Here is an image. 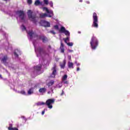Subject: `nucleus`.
Instances as JSON below:
<instances>
[{"label":"nucleus","mask_w":130,"mask_h":130,"mask_svg":"<svg viewBox=\"0 0 130 130\" xmlns=\"http://www.w3.org/2000/svg\"><path fill=\"white\" fill-rule=\"evenodd\" d=\"M64 84H69V81L66 80V81H64Z\"/></svg>","instance_id":"obj_37"},{"label":"nucleus","mask_w":130,"mask_h":130,"mask_svg":"<svg viewBox=\"0 0 130 130\" xmlns=\"http://www.w3.org/2000/svg\"><path fill=\"white\" fill-rule=\"evenodd\" d=\"M69 39H70V38L69 37H67L64 39V41L65 43H68L67 41H68V40H69Z\"/></svg>","instance_id":"obj_28"},{"label":"nucleus","mask_w":130,"mask_h":130,"mask_svg":"<svg viewBox=\"0 0 130 130\" xmlns=\"http://www.w3.org/2000/svg\"><path fill=\"white\" fill-rule=\"evenodd\" d=\"M64 94V92H63V90H62V93L60 94V96H62Z\"/></svg>","instance_id":"obj_40"},{"label":"nucleus","mask_w":130,"mask_h":130,"mask_svg":"<svg viewBox=\"0 0 130 130\" xmlns=\"http://www.w3.org/2000/svg\"><path fill=\"white\" fill-rule=\"evenodd\" d=\"M44 113H45V110H44L42 112V115H44Z\"/></svg>","instance_id":"obj_38"},{"label":"nucleus","mask_w":130,"mask_h":130,"mask_svg":"<svg viewBox=\"0 0 130 130\" xmlns=\"http://www.w3.org/2000/svg\"><path fill=\"white\" fill-rule=\"evenodd\" d=\"M67 63V61L66 60H63L62 63H60V67L61 69H64L66 67V64Z\"/></svg>","instance_id":"obj_12"},{"label":"nucleus","mask_w":130,"mask_h":130,"mask_svg":"<svg viewBox=\"0 0 130 130\" xmlns=\"http://www.w3.org/2000/svg\"><path fill=\"white\" fill-rule=\"evenodd\" d=\"M79 66H80V63H77V67H79Z\"/></svg>","instance_id":"obj_47"},{"label":"nucleus","mask_w":130,"mask_h":130,"mask_svg":"<svg viewBox=\"0 0 130 130\" xmlns=\"http://www.w3.org/2000/svg\"><path fill=\"white\" fill-rule=\"evenodd\" d=\"M27 34L32 38L33 37V35L35 38H37V40H42L43 42L44 43L45 42H47L48 41V39L47 37H45L44 35H38L37 34L34 33L33 30H29Z\"/></svg>","instance_id":"obj_2"},{"label":"nucleus","mask_w":130,"mask_h":130,"mask_svg":"<svg viewBox=\"0 0 130 130\" xmlns=\"http://www.w3.org/2000/svg\"><path fill=\"white\" fill-rule=\"evenodd\" d=\"M19 93L22 95H26V92L24 90H21Z\"/></svg>","instance_id":"obj_25"},{"label":"nucleus","mask_w":130,"mask_h":130,"mask_svg":"<svg viewBox=\"0 0 130 130\" xmlns=\"http://www.w3.org/2000/svg\"><path fill=\"white\" fill-rule=\"evenodd\" d=\"M22 31H24V30H26V26L24 25H22Z\"/></svg>","instance_id":"obj_34"},{"label":"nucleus","mask_w":130,"mask_h":130,"mask_svg":"<svg viewBox=\"0 0 130 130\" xmlns=\"http://www.w3.org/2000/svg\"><path fill=\"white\" fill-rule=\"evenodd\" d=\"M37 106H41V105H45V103L39 102L36 104Z\"/></svg>","instance_id":"obj_21"},{"label":"nucleus","mask_w":130,"mask_h":130,"mask_svg":"<svg viewBox=\"0 0 130 130\" xmlns=\"http://www.w3.org/2000/svg\"><path fill=\"white\" fill-rule=\"evenodd\" d=\"M54 101V99H48L46 101L45 104L48 106V108L51 109L52 108V105L51 104H53Z\"/></svg>","instance_id":"obj_6"},{"label":"nucleus","mask_w":130,"mask_h":130,"mask_svg":"<svg viewBox=\"0 0 130 130\" xmlns=\"http://www.w3.org/2000/svg\"><path fill=\"white\" fill-rule=\"evenodd\" d=\"M47 17H49V18H51L52 17V15L49 14V15H47Z\"/></svg>","instance_id":"obj_39"},{"label":"nucleus","mask_w":130,"mask_h":130,"mask_svg":"<svg viewBox=\"0 0 130 130\" xmlns=\"http://www.w3.org/2000/svg\"><path fill=\"white\" fill-rule=\"evenodd\" d=\"M41 68H42V66L41 65H39V66L34 67L35 70H36V71H38L39 72L41 71Z\"/></svg>","instance_id":"obj_15"},{"label":"nucleus","mask_w":130,"mask_h":130,"mask_svg":"<svg viewBox=\"0 0 130 130\" xmlns=\"http://www.w3.org/2000/svg\"><path fill=\"white\" fill-rule=\"evenodd\" d=\"M46 12H47V13H48V14H49V13H50V12H49V10H48V9H46Z\"/></svg>","instance_id":"obj_36"},{"label":"nucleus","mask_w":130,"mask_h":130,"mask_svg":"<svg viewBox=\"0 0 130 130\" xmlns=\"http://www.w3.org/2000/svg\"><path fill=\"white\" fill-rule=\"evenodd\" d=\"M68 66L69 69H74V63L72 62H68Z\"/></svg>","instance_id":"obj_17"},{"label":"nucleus","mask_w":130,"mask_h":130,"mask_svg":"<svg viewBox=\"0 0 130 130\" xmlns=\"http://www.w3.org/2000/svg\"><path fill=\"white\" fill-rule=\"evenodd\" d=\"M27 34L32 38L33 37V35L35 38H37V40H42L43 42L44 43L45 42H47L48 41V39L47 37H45L44 35H38L37 34L34 33L33 30H29Z\"/></svg>","instance_id":"obj_1"},{"label":"nucleus","mask_w":130,"mask_h":130,"mask_svg":"<svg viewBox=\"0 0 130 130\" xmlns=\"http://www.w3.org/2000/svg\"><path fill=\"white\" fill-rule=\"evenodd\" d=\"M63 47H64V45H63V44L62 43V42H61V45H60V48H63Z\"/></svg>","instance_id":"obj_33"},{"label":"nucleus","mask_w":130,"mask_h":130,"mask_svg":"<svg viewBox=\"0 0 130 130\" xmlns=\"http://www.w3.org/2000/svg\"><path fill=\"white\" fill-rule=\"evenodd\" d=\"M68 79V75H64L62 78V81H67V79Z\"/></svg>","instance_id":"obj_23"},{"label":"nucleus","mask_w":130,"mask_h":130,"mask_svg":"<svg viewBox=\"0 0 130 130\" xmlns=\"http://www.w3.org/2000/svg\"><path fill=\"white\" fill-rule=\"evenodd\" d=\"M54 28H55V29H56V30H58V29H59L58 25H54Z\"/></svg>","instance_id":"obj_32"},{"label":"nucleus","mask_w":130,"mask_h":130,"mask_svg":"<svg viewBox=\"0 0 130 130\" xmlns=\"http://www.w3.org/2000/svg\"><path fill=\"white\" fill-rule=\"evenodd\" d=\"M41 5V2H40V0H37L35 2V6H40Z\"/></svg>","instance_id":"obj_18"},{"label":"nucleus","mask_w":130,"mask_h":130,"mask_svg":"<svg viewBox=\"0 0 130 130\" xmlns=\"http://www.w3.org/2000/svg\"><path fill=\"white\" fill-rule=\"evenodd\" d=\"M33 93H34V91H33V88H30L27 91L28 95H31V94H33Z\"/></svg>","instance_id":"obj_19"},{"label":"nucleus","mask_w":130,"mask_h":130,"mask_svg":"<svg viewBox=\"0 0 130 130\" xmlns=\"http://www.w3.org/2000/svg\"><path fill=\"white\" fill-rule=\"evenodd\" d=\"M51 71H52V74L51 75V78H55V76H56V74H57V70L56 68V65H54L53 68L51 69Z\"/></svg>","instance_id":"obj_7"},{"label":"nucleus","mask_w":130,"mask_h":130,"mask_svg":"<svg viewBox=\"0 0 130 130\" xmlns=\"http://www.w3.org/2000/svg\"><path fill=\"white\" fill-rule=\"evenodd\" d=\"M69 52H73V50H69Z\"/></svg>","instance_id":"obj_46"},{"label":"nucleus","mask_w":130,"mask_h":130,"mask_svg":"<svg viewBox=\"0 0 130 130\" xmlns=\"http://www.w3.org/2000/svg\"><path fill=\"white\" fill-rule=\"evenodd\" d=\"M27 16L28 17L29 19L34 23V24H37L38 21V19L39 17L37 16V15L35 12L32 11V10H28L27 11Z\"/></svg>","instance_id":"obj_3"},{"label":"nucleus","mask_w":130,"mask_h":130,"mask_svg":"<svg viewBox=\"0 0 130 130\" xmlns=\"http://www.w3.org/2000/svg\"><path fill=\"white\" fill-rule=\"evenodd\" d=\"M93 18V23L92 24V27L94 28H98V16H97V13L94 12L92 15Z\"/></svg>","instance_id":"obj_5"},{"label":"nucleus","mask_w":130,"mask_h":130,"mask_svg":"<svg viewBox=\"0 0 130 130\" xmlns=\"http://www.w3.org/2000/svg\"><path fill=\"white\" fill-rule=\"evenodd\" d=\"M38 51L41 54V55H48V53L45 51L43 48H41V47H39L38 48Z\"/></svg>","instance_id":"obj_10"},{"label":"nucleus","mask_w":130,"mask_h":130,"mask_svg":"<svg viewBox=\"0 0 130 130\" xmlns=\"http://www.w3.org/2000/svg\"><path fill=\"white\" fill-rule=\"evenodd\" d=\"M46 9H48V8L46 7H44L43 10H45V11H46Z\"/></svg>","instance_id":"obj_44"},{"label":"nucleus","mask_w":130,"mask_h":130,"mask_svg":"<svg viewBox=\"0 0 130 130\" xmlns=\"http://www.w3.org/2000/svg\"><path fill=\"white\" fill-rule=\"evenodd\" d=\"M68 58H69V59H72V56H69Z\"/></svg>","instance_id":"obj_42"},{"label":"nucleus","mask_w":130,"mask_h":130,"mask_svg":"<svg viewBox=\"0 0 130 130\" xmlns=\"http://www.w3.org/2000/svg\"><path fill=\"white\" fill-rule=\"evenodd\" d=\"M60 49L61 50V52L63 53L64 52V48H60Z\"/></svg>","instance_id":"obj_30"},{"label":"nucleus","mask_w":130,"mask_h":130,"mask_svg":"<svg viewBox=\"0 0 130 130\" xmlns=\"http://www.w3.org/2000/svg\"><path fill=\"white\" fill-rule=\"evenodd\" d=\"M44 4L45 5H48V0H44Z\"/></svg>","instance_id":"obj_29"},{"label":"nucleus","mask_w":130,"mask_h":130,"mask_svg":"<svg viewBox=\"0 0 130 130\" xmlns=\"http://www.w3.org/2000/svg\"><path fill=\"white\" fill-rule=\"evenodd\" d=\"M48 48H49V49H51V46L49 45L48 46Z\"/></svg>","instance_id":"obj_43"},{"label":"nucleus","mask_w":130,"mask_h":130,"mask_svg":"<svg viewBox=\"0 0 130 130\" xmlns=\"http://www.w3.org/2000/svg\"><path fill=\"white\" fill-rule=\"evenodd\" d=\"M0 78L2 79V78H3V77H2V75L0 74Z\"/></svg>","instance_id":"obj_49"},{"label":"nucleus","mask_w":130,"mask_h":130,"mask_svg":"<svg viewBox=\"0 0 130 130\" xmlns=\"http://www.w3.org/2000/svg\"><path fill=\"white\" fill-rule=\"evenodd\" d=\"M19 53H20V52H19L18 50H16L14 52V55H15V57H18Z\"/></svg>","instance_id":"obj_20"},{"label":"nucleus","mask_w":130,"mask_h":130,"mask_svg":"<svg viewBox=\"0 0 130 130\" xmlns=\"http://www.w3.org/2000/svg\"><path fill=\"white\" fill-rule=\"evenodd\" d=\"M27 4L31 5L32 4V0H27Z\"/></svg>","instance_id":"obj_31"},{"label":"nucleus","mask_w":130,"mask_h":130,"mask_svg":"<svg viewBox=\"0 0 130 130\" xmlns=\"http://www.w3.org/2000/svg\"><path fill=\"white\" fill-rule=\"evenodd\" d=\"M90 47L91 49H93V50H95L98 47V40L97 39V38L96 37L93 36L91 39L90 42Z\"/></svg>","instance_id":"obj_4"},{"label":"nucleus","mask_w":130,"mask_h":130,"mask_svg":"<svg viewBox=\"0 0 130 130\" xmlns=\"http://www.w3.org/2000/svg\"><path fill=\"white\" fill-rule=\"evenodd\" d=\"M86 4H90V2L87 1V2H86Z\"/></svg>","instance_id":"obj_45"},{"label":"nucleus","mask_w":130,"mask_h":130,"mask_svg":"<svg viewBox=\"0 0 130 130\" xmlns=\"http://www.w3.org/2000/svg\"><path fill=\"white\" fill-rule=\"evenodd\" d=\"M2 61H3L4 64H6V62H7V60H8V55H5L2 59Z\"/></svg>","instance_id":"obj_11"},{"label":"nucleus","mask_w":130,"mask_h":130,"mask_svg":"<svg viewBox=\"0 0 130 130\" xmlns=\"http://www.w3.org/2000/svg\"><path fill=\"white\" fill-rule=\"evenodd\" d=\"M50 33H51L52 34H53V35H55L56 34L55 32H54V30L50 31Z\"/></svg>","instance_id":"obj_35"},{"label":"nucleus","mask_w":130,"mask_h":130,"mask_svg":"<svg viewBox=\"0 0 130 130\" xmlns=\"http://www.w3.org/2000/svg\"><path fill=\"white\" fill-rule=\"evenodd\" d=\"M40 17L41 18H45V17H47V14L46 13H42L40 14Z\"/></svg>","instance_id":"obj_22"},{"label":"nucleus","mask_w":130,"mask_h":130,"mask_svg":"<svg viewBox=\"0 0 130 130\" xmlns=\"http://www.w3.org/2000/svg\"><path fill=\"white\" fill-rule=\"evenodd\" d=\"M4 2H7L8 0H3Z\"/></svg>","instance_id":"obj_50"},{"label":"nucleus","mask_w":130,"mask_h":130,"mask_svg":"<svg viewBox=\"0 0 130 130\" xmlns=\"http://www.w3.org/2000/svg\"><path fill=\"white\" fill-rule=\"evenodd\" d=\"M16 14L19 15V17L21 19V20H25V13H24V11L19 10L17 11Z\"/></svg>","instance_id":"obj_8"},{"label":"nucleus","mask_w":130,"mask_h":130,"mask_svg":"<svg viewBox=\"0 0 130 130\" xmlns=\"http://www.w3.org/2000/svg\"><path fill=\"white\" fill-rule=\"evenodd\" d=\"M67 44L68 46H73V45H74L73 43H67Z\"/></svg>","instance_id":"obj_26"},{"label":"nucleus","mask_w":130,"mask_h":130,"mask_svg":"<svg viewBox=\"0 0 130 130\" xmlns=\"http://www.w3.org/2000/svg\"><path fill=\"white\" fill-rule=\"evenodd\" d=\"M60 33H64L66 36H70V31L66 30V28L63 26H61L60 29L59 30Z\"/></svg>","instance_id":"obj_9"},{"label":"nucleus","mask_w":130,"mask_h":130,"mask_svg":"<svg viewBox=\"0 0 130 130\" xmlns=\"http://www.w3.org/2000/svg\"><path fill=\"white\" fill-rule=\"evenodd\" d=\"M79 2H80V3H82V2H83V0H80Z\"/></svg>","instance_id":"obj_48"},{"label":"nucleus","mask_w":130,"mask_h":130,"mask_svg":"<svg viewBox=\"0 0 130 130\" xmlns=\"http://www.w3.org/2000/svg\"><path fill=\"white\" fill-rule=\"evenodd\" d=\"M8 128V130H19L17 127H13V124H9V126Z\"/></svg>","instance_id":"obj_13"},{"label":"nucleus","mask_w":130,"mask_h":130,"mask_svg":"<svg viewBox=\"0 0 130 130\" xmlns=\"http://www.w3.org/2000/svg\"><path fill=\"white\" fill-rule=\"evenodd\" d=\"M79 71H80V67H78V68H77V72H79Z\"/></svg>","instance_id":"obj_41"},{"label":"nucleus","mask_w":130,"mask_h":130,"mask_svg":"<svg viewBox=\"0 0 130 130\" xmlns=\"http://www.w3.org/2000/svg\"><path fill=\"white\" fill-rule=\"evenodd\" d=\"M44 27H50V23L47 21H43Z\"/></svg>","instance_id":"obj_14"},{"label":"nucleus","mask_w":130,"mask_h":130,"mask_svg":"<svg viewBox=\"0 0 130 130\" xmlns=\"http://www.w3.org/2000/svg\"><path fill=\"white\" fill-rule=\"evenodd\" d=\"M39 92L40 93H42V94L45 93V92H46V88L43 87V88H41L39 90Z\"/></svg>","instance_id":"obj_16"},{"label":"nucleus","mask_w":130,"mask_h":130,"mask_svg":"<svg viewBox=\"0 0 130 130\" xmlns=\"http://www.w3.org/2000/svg\"><path fill=\"white\" fill-rule=\"evenodd\" d=\"M54 84V81H50L48 83V86H52V85H53Z\"/></svg>","instance_id":"obj_24"},{"label":"nucleus","mask_w":130,"mask_h":130,"mask_svg":"<svg viewBox=\"0 0 130 130\" xmlns=\"http://www.w3.org/2000/svg\"><path fill=\"white\" fill-rule=\"evenodd\" d=\"M50 7H51V8H53V3H52V1L50 2V3H49Z\"/></svg>","instance_id":"obj_27"}]
</instances>
